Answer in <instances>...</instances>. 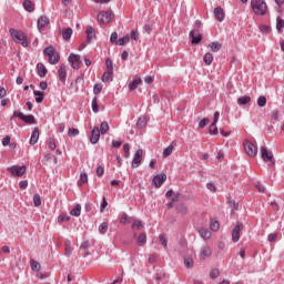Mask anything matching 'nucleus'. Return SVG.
I'll list each match as a JSON object with an SVG mask.
<instances>
[{
	"label": "nucleus",
	"instance_id": "1",
	"mask_svg": "<svg viewBox=\"0 0 284 284\" xmlns=\"http://www.w3.org/2000/svg\"><path fill=\"white\" fill-rule=\"evenodd\" d=\"M9 33L14 43H19L20 45H22V48H28V45H30V43L28 42V36H26V32H23L22 30L11 28L9 30Z\"/></svg>",
	"mask_w": 284,
	"mask_h": 284
},
{
	"label": "nucleus",
	"instance_id": "2",
	"mask_svg": "<svg viewBox=\"0 0 284 284\" xmlns=\"http://www.w3.org/2000/svg\"><path fill=\"white\" fill-rule=\"evenodd\" d=\"M251 8L258 17H265L267 14V3L265 0H251Z\"/></svg>",
	"mask_w": 284,
	"mask_h": 284
},
{
	"label": "nucleus",
	"instance_id": "3",
	"mask_svg": "<svg viewBox=\"0 0 284 284\" xmlns=\"http://www.w3.org/2000/svg\"><path fill=\"white\" fill-rule=\"evenodd\" d=\"M43 54L45 57H49V63L51 65H57V63H59V61L61 60V55H59V52H57V49H54V47L45 48Z\"/></svg>",
	"mask_w": 284,
	"mask_h": 284
},
{
	"label": "nucleus",
	"instance_id": "4",
	"mask_svg": "<svg viewBox=\"0 0 284 284\" xmlns=\"http://www.w3.org/2000/svg\"><path fill=\"white\" fill-rule=\"evenodd\" d=\"M261 156L264 163H268V165H274L276 163L274 160V153L265 146H261Z\"/></svg>",
	"mask_w": 284,
	"mask_h": 284
},
{
	"label": "nucleus",
	"instance_id": "5",
	"mask_svg": "<svg viewBox=\"0 0 284 284\" xmlns=\"http://www.w3.org/2000/svg\"><path fill=\"white\" fill-rule=\"evenodd\" d=\"M28 168H26V165H12L7 168V172H9V174H11L12 176H18L21 178L23 176V174H26Z\"/></svg>",
	"mask_w": 284,
	"mask_h": 284
},
{
	"label": "nucleus",
	"instance_id": "6",
	"mask_svg": "<svg viewBox=\"0 0 284 284\" xmlns=\"http://www.w3.org/2000/svg\"><path fill=\"white\" fill-rule=\"evenodd\" d=\"M112 19H114V13L112 11H101L98 14L99 23H110Z\"/></svg>",
	"mask_w": 284,
	"mask_h": 284
},
{
	"label": "nucleus",
	"instance_id": "7",
	"mask_svg": "<svg viewBox=\"0 0 284 284\" xmlns=\"http://www.w3.org/2000/svg\"><path fill=\"white\" fill-rule=\"evenodd\" d=\"M244 150L248 156H256L258 154V148L247 140L244 142Z\"/></svg>",
	"mask_w": 284,
	"mask_h": 284
},
{
	"label": "nucleus",
	"instance_id": "8",
	"mask_svg": "<svg viewBox=\"0 0 284 284\" xmlns=\"http://www.w3.org/2000/svg\"><path fill=\"white\" fill-rule=\"evenodd\" d=\"M13 116H16L17 119H21V121H24V123H29L30 125L37 123L34 115H24L19 111H14Z\"/></svg>",
	"mask_w": 284,
	"mask_h": 284
},
{
	"label": "nucleus",
	"instance_id": "9",
	"mask_svg": "<svg viewBox=\"0 0 284 284\" xmlns=\"http://www.w3.org/2000/svg\"><path fill=\"white\" fill-rule=\"evenodd\" d=\"M69 63H71L73 70H79V68H81V55L71 53L69 55Z\"/></svg>",
	"mask_w": 284,
	"mask_h": 284
},
{
	"label": "nucleus",
	"instance_id": "10",
	"mask_svg": "<svg viewBox=\"0 0 284 284\" xmlns=\"http://www.w3.org/2000/svg\"><path fill=\"white\" fill-rule=\"evenodd\" d=\"M242 230H243V223L239 222L232 231L233 243H239V241L241 240V231Z\"/></svg>",
	"mask_w": 284,
	"mask_h": 284
},
{
	"label": "nucleus",
	"instance_id": "11",
	"mask_svg": "<svg viewBox=\"0 0 284 284\" xmlns=\"http://www.w3.org/2000/svg\"><path fill=\"white\" fill-rule=\"evenodd\" d=\"M141 161H143V150L140 149L135 152L134 158L132 160V168H139L141 165Z\"/></svg>",
	"mask_w": 284,
	"mask_h": 284
},
{
	"label": "nucleus",
	"instance_id": "12",
	"mask_svg": "<svg viewBox=\"0 0 284 284\" xmlns=\"http://www.w3.org/2000/svg\"><path fill=\"white\" fill-rule=\"evenodd\" d=\"M190 38L192 39L191 43L193 45H196L197 43H201V41L203 40V36L196 30H193V31L190 32Z\"/></svg>",
	"mask_w": 284,
	"mask_h": 284
},
{
	"label": "nucleus",
	"instance_id": "13",
	"mask_svg": "<svg viewBox=\"0 0 284 284\" xmlns=\"http://www.w3.org/2000/svg\"><path fill=\"white\" fill-rule=\"evenodd\" d=\"M200 258L202 261H205V258H210L212 256V247L210 246H203L200 250V254H199Z\"/></svg>",
	"mask_w": 284,
	"mask_h": 284
},
{
	"label": "nucleus",
	"instance_id": "14",
	"mask_svg": "<svg viewBox=\"0 0 284 284\" xmlns=\"http://www.w3.org/2000/svg\"><path fill=\"white\" fill-rule=\"evenodd\" d=\"M165 181H168V175L165 173L159 174L154 176L153 184L155 185V187H161V185H163Z\"/></svg>",
	"mask_w": 284,
	"mask_h": 284
},
{
	"label": "nucleus",
	"instance_id": "15",
	"mask_svg": "<svg viewBox=\"0 0 284 284\" xmlns=\"http://www.w3.org/2000/svg\"><path fill=\"white\" fill-rule=\"evenodd\" d=\"M99 139H101V131L99 126H94L91 132L90 142L93 144L99 143Z\"/></svg>",
	"mask_w": 284,
	"mask_h": 284
},
{
	"label": "nucleus",
	"instance_id": "16",
	"mask_svg": "<svg viewBox=\"0 0 284 284\" xmlns=\"http://www.w3.org/2000/svg\"><path fill=\"white\" fill-rule=\"evenodd\" d=\"M58 77L62 83H65V79H68V70L65 69V64L60 65L58 70Z\"/></svg>",
	"mask_w": 284,
	"mask_h": 284
},
{
	"label": "nucleus",
	"instance_id": "17",
	"mask_svg": "<svg viewBox=\"0 0 284 284\" xmlns=\"http://www.w3.org/2000/svg\"><path fill=\"white\" fill-rule=\"evenodd\" d=\"M215 19L220 21V23H223L225 21V11H223V8L217 7L214 9Z\"/></svg>",
	"mask_w": 284,
	"mask_h": 284
},
{
	"label": "nucleus",
	"instance_id": "18",
	"mask_svg": "<svg viewBox=\"0 0 284 284\" xmlns=\"http://www.w3.org/2000/svg\"><path fill=\"white\" fill-rule=\"evenodd\" d=\"M45 26H50V19L45 16H41L38 19V30H43V28H45Z\"/></svg>",
	"mask_w": 284,
	"mask_h": 284
},
{
	"label": "nucleus",
	"instance_id": "19",
	"mask_svg": "<svg viewBox=\"0 0 284 284\" xmlns=\"http://www.w3.org/2000/svg\"><path fill=\"white\" fill-rule=\"evenodd\" d=\"M141 83H143V80L141 79V77L135 75L133 81L129 84V90H131V91L136 90V88H139V85H141Z\"/></svg>",
	"mask_w": 284,
	"mask_h": 284
},
{
	"label": "nucleus",
	"instance_id": "20",
	"mask_svg": "<svg viewBox=\"0 0 284 284\" xmlns=\"http://www.w3.org/2000/svg\"><path fill=\"white\" fill-rule=\"evenodd\" d=\"M199 234H200L201 239H204V241H210V239H212V232H210V230H207L205 227H201L199 230Z\"/></svg>",
	"mask_w": 284,
	"mask_h": 284
},
{
	"label": "nucleus",
	"instance_id": "21",
	"mask_svg": "<svg viewBox=\"0 0 284 284\" xmlns=\"http://www.w3.org/2000/svg\"><path fill=\"white\" fill-rule=\"evenodd\" d=\"M43 161L44 163H49L50 165H57L58 163L57 156L52 155V153H48L47 155H44Z\"/></svg>",
	"mask_w": 284,
	"mask_h": 284
},
{
	"label": "nucleus",
	"instance_id": "22",
	"mask_svg": "<svg viewBox=\"0 0 284 284\" xmlns=\"http://www.w3.org/2000/svg\"><path fill=\"white\" fill-rule=\"evenodd\" d=\"M37 69H38V77H41L43 79L45 74H48V69L43 63L39 62L37 64Z\"/></svg>",
	"mask_w": 284,
	"mask_h": 284
},
{
	"label": "nucleus",
	"instance_id": "23",
	"mask_svg": "<svg viewBox=\"0 0 284 284\" xmlns=\"http://www.w3.org/2000/svg\"><path fill=\"white\" fill-rule=\"evenodd\" d=\"M38 141H39V128H34L30 138V144L37 145Z\"/></svg>",
	"mask_w": 284,
	"mask_h": 284
},
{
	"label": "nucleus",
	"instance_id": "24",
	"mask_svg": "<svg viewBox=\"0 0 284 284\" xmlns=\"http://www.w3.org/2000/svg\"><path fill=\"white\" fill-rule=\"evenodd\" d=\"M64 247H65L64 255L68 257L72 256V251L74 248H72V242H70V240H67L64 242Z\"/></svg>",
	"mask_w": 284,
	"mask_h": 284
},
{
	"label": "nucleus",
	"instance_id": "25",
	"mask_svg": "<svg viewBox=\"0 0 284 284\" xmlns=\"http://www.w3.org/2000/svg\"><path fill=\"white\" fill-rule=\"evenodd\" d=\"M146 243H148V234L143 232L138 236V245L140 247H143V245H145Z\"/></svg>",
	"mask_w": 284,
	"mask_h": 284
},
{
	"label": "nucleus",
	"instance_id": "26",
	"mask_svg": "<svg viewBox=\"0 0 284 284\" xmlns=\"http://www.w3.org/2000/svg\"><path fill=\"white\" fill-rule=\"evenodd\" d=\"M62 38L64 41H70V39H72V28L62 30Z\"/></svg>",
	"mask_w": 284,
	"mask_h": 284
},
{
	"label": "nucleus",
	"instance_id": "27",
	"mask_svg": "<svg viewBox=\"0 0 284 284\" xmlns=\"http://www.w3.org/2000/svg\"><path fill=\"white\" fill-rule=\"evenodd\" d=\"M112 74H114V71H106L102 75L103 83H110L112 81Z\"/></svg>",
	"mask_w": 284,
	"mask_h": 284
},
{
	"label": "nucleus",
	"instance_id": "28",
	"mask_svg": "<svg viewBox=\"0 0 284 284\" xmlns=\"http://www.w3.org/2000/svg\"><path fill=\"white\" fill-rule=\"evenodd\" d=\"M145 225L143 224V221L141 220H134L132 223V230H143Z\"/></svg>",
	"mask_w": 284,
	"mask_h": 284
},
{
	"label": "nucleus",
	"instance_id": "29",
	"mask_svg": "<svg viewBox=\"0 0 284 284\" xmlns=\"http://www.w3.org/2000/svg\"><path fill=\"white\" fill-rule=\"evenodd\" d=\"M209 47L211 48L212 52H219V50L223 48V44H221V42H211Z\"/></svg>",
	"mask_w": 284,
	"mask_h": 284
},
{
	"label": "nucleus",
	"instance_id": "30",
	"mask_svg": "<svg viewBox=\"0 0 284 284\" xmlns=\"http://www.w3.org/2000/svg\"><path fill=\"white\" fill-rule=\"evenodd\" d=\"M250 101H252V98H250V95H244L237 99V104L240 105H247V103H250Z\"/></svg>",
	"mask_w": 284,
	"mask_h": 284
},
{
	"label": "nucleus",
	"instance_id": "31",
	"mask_svg": "<svg viewBox=\"0 0 284 284\" xmlns=\"http://www.w3.org/2000/svg\"><path fill=\"white\" fill-rule=\"evenodd\" d=\"M203 61L205 65H212V62L214 61V55L212 53H205Z\"/></svg>",
	"mask_w": 284,
	"mask_h": 284
},
{
	"label": "nucleus",
	"instance_id": "32",
	"mask_svg": "<svg viewBox=\"0 0 284 284\" xmlns=\"http://www.w3.org/2000/svg\"><path fill=\"white\" fill-rule=\"evenodd\" d=\"M23 8L27 10V12H34V4H32V1L26 0L23 2Z\"/></svg>",
	"mask_w": 284,
	"mask_h": 284
},
{
	"label": "nucleus",
	"instance_id": "33",
	"mask_svg": "<svg viewBox=\"0 0 284 284\" xmlns=\"http://www.w3.org/2000/svg\"><path fill=\"white\" fill-rule=\"evenodd\" d=\"M174 152V143H171L166 149L163 151L164 159H168Z\"/></svg>",
	"mask_w": 284,
	"mask_h": 284
},
{
	"label": "nucleus",
	"instance_id": "34",
	"mask_svg": "<svg viewBox=\"0 0 284 284\" xmlns=\"http://www.w3.org/2000/svg\"><path fill=\"white\" fill-rule=\"evenodd\" d=\"M37 103H43L44 94L41 91H33Z\"/></svg>",
	"mask_w": 284,
	"mask_h": 284
},
{
	"label": "nucleus",
	"instance_id": "35",
	"mask_svg": "<svg viewBox=\"0 0 284 284\" xmlns=\"http://www.w3.org/2000/svg\"><path fill=\"white\" fill-rule=\"evenodd\" d=\"M93 37H95L94 28L88 27V29H87V40L92 41Z\"/></svg>",
	"mask_w": 284,
	"mask_h": 284
},
{
	"label": "nucleus",
	"instance_id": "36",
	"mask_svg": "<svg viewBox=\"0 0 284 284\" xmlns=\"http://www.w3.org/2000/svg\"><path fill=\"white\" fill-rule=\"evenodd\" d=\"M70 214L71 216H81V204H77Z\"/></svg>",
	"mask_w": 284,
	"mask_h": 284
},
{
	"label": "nucleus",
	"instance_id": "37",
	"mask_svg": "<svg viewBox=\"0 0 284 284\" xmlns=\"http://www.w3.org/2000/svg\"><path fill=\"white\" fill-rule=\"evenodd\" d=\"M126 43H130V36H125L123 38H120L116 42L115 45H125Z\"/></svg>",
	"mask_w": 284,
	"mask_h": 284
},
{
	"label": "nucleus",
	"instance_id": "38",
	"mask_svg": "<svg viewBox=\"0 0 284 284\" xmlns=\"http://www.w3.org/2000/svg\"><path fill=\"white\" fill-rule=\"evenodd\" d=\"M283 28H284V20L281 17H277V19H276V30L278 32H283Z\"/></svg>",
	"mask_w": 284,
	"mask_h": 284
},
{
	"label": "nucleus",
	"instance_id": "39",
	"mask_svg": "<svg viewBox=\"0 0 284 284\" xmlns=\"http://www.w3.org/2000/svg\"><path fill=\"white\" fill-rule=\"evenodd\" d=\"M30 265H31V270H33V272H39V270H41V264L34 260L30 261Z\"/></svg>",
	"mask_w": 284,
	"mask_h": 284
},
{
	"label": "nucleus",
	"instance_id": "40",
	"mask_svg": "<svg viewBox=\"0 0 284 284\" xmlns=\"http://www.w3.org/2000/svg\"><path fill=\"white\" fill-rule=\"evenodd\" d=\"M48 148H49V150H51V151L57 150V140H54V138H50V139L48 140Z\"/></svg>",
	"mask_w": 284,
	"mask_h": 284
},
{
	"label": "nucleus",
	"instance_id": "41",
	"mask_svg": "<svg viewBox=\"0 0 284 284\" xmlns=\"http://www.w3.org/2000/svg\"><path fill=\"white\" fill-rule=\"evenodd\" d=\"M220 227H221V224L219 223V221H216V220L211 221L212 232H219Z\"/></svg>",
	"mask_w": 284,
	"mask_h": 284
},
{
	"label": "nucleus",
	"instance_id": "42",
	"mask_svg": "<svg viewBox=\"0 0 284 284\" xmlns=\"http://www.w3.org/2000/svg\"><path fill=\"white\" fill-rule=\"evenodd\" d=\"M257 105L260 108H265V105H267V98L261 95L258 99H257Z\"/></svg>",
	"mask_w": 284,
	"mask_h": 284
},
{
	"label": "nucleus",
	"instance_id": "43",
	"mask_svg": "<svg viewBox=\"0 0 284 284\" xmlns=\"http://www.w3.org/2000/svg\"><path fill=\"white\" fill-rule=\"evenodd\" d=\"M108 130H110V124H108V122H102L100 125V132L101 134H105L108 132Z\"/></svg>",
	"mask_w": 284,
	"mask_h": 284
},
{
	"label": "nucleus",
	"instance_id": "44",
	"mask_svg": "<svg viewBox=\"0 0 284 284\" xmlns=\"http://www.w3.org/2000/svg\"><path fill=\"white\" fill-rule=\"evenodd\" d=\"M159 239H160V242L162 243L164 250H168V237L165 236V234H161L159 236Z\"/></svg>",
	"mask_w": 284,
	"mask_h": 284
},
{
	"label": "nucleus",
	"instance_id": "45",
	"mask_svg": "<svg viewBox=\"0 0 284 284\" xmlns=\"http://www.w3.org/2000/svg\"><path fill=\"white\" fill-rule=\"evenodd\" d=\"M146 123H148V120L145 119V116H142L138 120L136 125L138 128H145Z\"/></svg>",
	"mask_w": 284,
	"mask_h": 284
},
{
	"label": "nucleus",
	"instance_id": "46",
	"mask_svg": "<svg viewBox=\"0 0 284 284\" xmlns=\"http://www.w3.org/2000/svg\"><path fill=\"white\" fill-rule=\"evenodd\" d=\"M33 204L36 207H39L41 205V195L39 194L33 195Z\"/></svg>",
	"mask_w": 284,
	"mask_h": 284
},
{
	"label": "nucleus",
	"instance_id": "47",
	"mask_svg": "<svg viewBox=\"0 0 284 284\" xmlns=\"http://www.w3.org/2000/svg\"><path fill=\"white\" fill-rule=\"evenodd\" d=\"M209 132H210V134H214V135H216V134H219V128L216 126V124H211L210 126H209Z\"/></svg>",
	"mask_w": 284,
	"mask_h": 284
},
{
	"label": "nucleus",
	"instance_id": "48",
	"mask_svg": "<svg viewBox=\"0 0 284 284\" xmlns=\"http://www.w3.org/2000/svg\"><path fill=\"white\" fill-rule=\"evenodd\" d=\"M83 183H88V173H81L80 174L79 185H83Z\"/></svg>",
	"mask_w": 284,
	"mask_h": 284
},
{
	"label": "nucleus",
	"instance_id": "49",
	"mask_svg": "<svg viewBox=\"0 0 284 284\" xmlns=\"http://www.w3.org/2000/svg\"><path fill=\"white\" fill-rule=\"evenodd\" d=\"M68 135L69 136H79V129L70 128Z\"/></svg>",
	"mask_w": 284,
	"mask_h": 284
},
{
	"label": "nucleus",
	"instance_id": "50",
	"mask_svg": "<svg viewBox=\"0 0 284 284\" xmlns=\"http://www.w3.org/2000/svg\"><path fill=\"white\" fill-rule=\"evenodd\" d=\"M221 272L219 271V268H213L210 273L211 278H219Z\"/></svg>",
	"mask_w": 284,
	"mask_h": 284
},
{
	"label": "nucleus",
	"instance_id": "51",
	"mask_svg": "<svg viewBox=\"0 0 284 284\" xmlns=\"http://www.w3.org/2000/svg\"><path fill=\"white\" fill-rule=\"evenodd\" d=\"M185 267H194V261L190 257L184 258Z\"/></svg>",
	"mask_w": 284,
	"mask_h": 284
},
{
	"label": "nucleus",
	"instance_id": "52",
	"mask_svg": "<svg viewBox=\"0 0 284 284\" xmlns=\"http://www.w3.org/2000/svg\"><path fill=\"white\" fill-rule=\"evenodd\" d=\"M108 207V200H105V196L102 197V203L100 206V212L103 213L105 209Z\"/></svg>",
	"mask_w": 284,
	"mask_h": 284
},
{
	"label": "nucleus",
	"instance_id": "53",
	"mask_svg": "<svg viewBox=\"0 0 284 284\" xmlns=\"http://www.w3.org/2000/svg\"><path fill=\"white\" fill-rule=\"evenodd\" d=\"M99 232L101 234H105V232H108V223L103 222L100 226H99Z\"/></svg>",
	"mask_w": 284,
	"mask_h": 284
},
{
	"label": "nucleus",
	"instance_id": "54",
	"mask_svg": "<svg viewBox=\"0 0 284 284\" xmlns=\"http://www.w3.org/2000/svg\"><path fill=\"white\" fill-rule=\"evenodd\" d=\"M278 110H274L272 111V114H271V121L275 122V121H278Z\"/></svg>",
	"mask_w": 284,
	"mask_h": 284
},
{
	"label": "nucleus",
	"instance_id": "55",
	"mask_svg": "<svg viewBox=\"0 0 284 284\" xmlns=\"http://www.w3.org/2000/svg\"><path fill=\"white\" fill-rule=\"evenodd\" d=\"M92 110L93 112H99V102L97 101V98H93L92 100Z\"/></svg>",
	"mask_w": 284,
	"mask_h": 284
},
{
	"label": "nucleus",
	"instance_id": "56",
	"mask_svg": "<svg viewBox=\"0 0 284 284\" xmlns=\"http://www.w3.org/2000/svg\"><path fill=\"white\" fill-rule=\"evenodd\" d=\"M123 151H124L125 159H130V144H124Z\"/></svg>",
	"mask_w": 284,
	"mask_h": 284
},
{
	"label": "nucleus",
	"instance_id": "57",
	"mask_svg": "<svg viewBox=\"0 0 284 284\" xmlns=\"http://www.w3.org/2000/svg\"><path fill=\"white\" fill-rule=\"evenodd\" d=\"M105 64H106V71L114 72V68L112 67V60L106 59Z\"/></svg>",
	"mask_w": 284,
	"mask_h": 284
},
{
	"label": "nucleus",
	"instance_id": "58",
	"mask_svg": "<svg viewBox=\"0 0 284 284\" xmlns=\"http://www.w3.org/2000/svg\"><path fill=\"white\" fill-rule=\"evenodd\" d=\"M58 221L59 223H64V221H70V217L68 214H61L59 217H58Z\"/></svg>",
	"mask_w": 284,
	"mask_h": 284
},
{
	"label": "nucleus",
	"instance_id": "59",
	"mask_svg": "<svg viewBox=\"0 0 284 284\" xmlns=\"http://www.w3.org/2000/svg\"><path fill=\"white\" fill-rule=\"evenodd\" d=\"M207 123H210V120L207 118H204L203 120H201L199 123L201 130H203V128H205Z\"/></svg>",
	"mask_w": 284,
	"mask_h": 284
},
{
	"label": "nucleus",
	"instance_id": "60",
	"mask_svg": "<svg viewBox=\"0 0 284 284\" xmlns=\"http://www.w3.org/2000/svg\"><path fill=\"white\" fill-rule=\"evenodd\" d=\"M260 30H261V32H263L264 34L270 33V27H268V26L262 24V26H260Z\"/></svg>",
	"mask_w": 284,
	"mask_h": 284
},
{
	"label": "nucleus",
	"instance_id": "61",
	"mask_svg": "<svg viewBox=\"0 0 284 284\" xmlns=\"http://www.w3.org/2000/svg\"><path fill=\"white\" fill-rule=\"evenodd\" d=\"M101 90H103V87H101V84H95L93 88L94 94H101Z\"/></svg>",
	"mask_w": 284,
	"mask_h": 284
},
{
	"label": "nucleus",
	"instance_id": "62",
	"mask_svg": "<svg viewBox=\"0 0 284 284\" xmlns=\"http://www.w3.org/2000/svg\"><path fill=\"white\" fill-rule=\"evenodd\" d=\"M19 187L21 190H27L28 189V180L20 181Z\"/></svg>",
	"mask_w": 284,
	"mask_h": 284
},
{
	"label": "nucleus",
	"instance_id": "63",
	"mask_svg": "<svg viewBox=\"0 0 284 284\" xmlns=\"http://www.w3.org/2000/svg\"><path fill=\"white\" fill-rule=\"evenodd\" d=\"M120 223H122V225H125V223H129L128 221V214L123 213L121 219H120Z\"/></svg>",
	"mask_w": 284,
	"mask_h": 284
},
{
	"label": "nucleus",
	"instance_id": "64",
	"mask_svg": "<svg viewBox=\"0 0 284 284\" xmlns=\"http://www.w3.org/2000/svg\"><path fill=\"white\" fill-rule=\"evenodd\" d=\"M2 145L6 148L8 145H10V135H7L3 138L2 140Z\"/></svg>",
	"mask_w": 284,
	"mask_h": 284
}]
</instances>
